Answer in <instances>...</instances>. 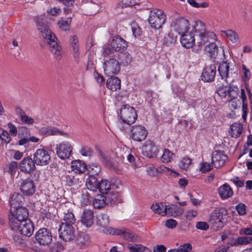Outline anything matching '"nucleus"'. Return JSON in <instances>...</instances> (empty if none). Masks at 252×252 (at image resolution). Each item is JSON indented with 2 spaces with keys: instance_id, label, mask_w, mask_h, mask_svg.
I'll use <instances>...</instances> for the list:
<instances>
[{
  "instance_id": "nucleus-1",
  "label": "nucleus",
  "mask_w": 252,
  "mask_h": 252,
  "mask_svg": "<svg viewBox=\"0 0 252 252\" xmlns=\"http://www.w3.org/2000/svg\"><path fill=\"white\" fill-rule=\"evenodd\" d=\"M36 23L37 29L46 40L49 50L55 58L60 60L62 58V48L58 39L47 26L38 21Z\"/></svg>"
},
{
  "instance_id": "nucleus-2",
  "label": "nucleus",
  "mask_w": 252,
  "mask_h": 252,
  "mask_svg": "<svg viewBox=\"0 0 252 252\" xmlns=\"http://www.w3.org/2000/svg\"><path fill=\"white\" fill-rule=\"evenodd\" d=\"M166 15L164 12L159 9H153L150 12L148 22L154 29H159L165 23Z\"/></svg>"
},
{
  "instance_id": "nucleus-3",
  "label": "nucleus",
  "mask_w": 252,
  "mask_h": 252,
  "mask_svg": "<svg viewBox=\"0 0 252 252\" xmlns=\"http://www.w3.org/2000/svg\"><path fill=\"white\" fill-rule=\"evenodd\" d=\"M227 211L224 208L215 210L211 214L209 222L214 228H221L227 220Z\"/></svg>"
},
{
  "instance_id": "nucleus-4",
  "label": "nucleus",
  "mask_w": 252,
  "mask_h": 252,
  "mask_svg": "<svg viewBox=\"0 0 252 252\" xmlns=\"http://www.w3.org/2000/svg\"><path fill=\"white\" fill-rule=\"evenodd\" d=\"M120 117L123 123L129 125L135 122L137 114L133 107L124 104L120 110Z\"/></svg>"
},
{
  "instance_id": "nucleus-5",
  "label": "nucleus",
  "mask_w": 252,
  "mask_h": 252,
  "mask_svg": "<svg viewBox=\"0 0 252 252\" xmlns=\"http://www.w3.org/2000/svg\"><path fill=\"white\" fill-rule=\"evenodd\" d=\"M103 67L104 73L107 76H112L118 74L121 69L119 63L113 58L104 59Z\"/></svg>"
},
{
  "instance_id": "nucleus-6",
  "label": "nucleus",
  "mask_w": 252,
  "mask_h": 252,
  "mask_svg": "<svg viewBox=\"0 0 252 252\" xmlns=\"http://www.w3.org/2000/svg\"><path fill=\"white\" fill-rule=\"evenodd\" d=\"M56 154L62 159L69 158L71 156L72 147L67 141H64L56 145Z\"/></svg>"
},
{
  "instance_id": "nucleus-7",
  "label": "nucleus",
  "mask_w": 252,
  "mask_h": 252,
  "mask_svg": "<svg viewBox=\"0 0 252 252\" xmlns=\"http://www.w3.org/2000/svg\"><path fill=\"white\" fill-rule=\"evenodd\" d=\"M171 26L175 31L180 34L188 32L190 29L189 21L184 18H180L173 20Z\"/></svg>"
},
{
  "instance_id": "nucleus-8",
  "label": "nucleus",
  "mask_w": 252,
  "mask_h": 252,
  "mask_svg": "<svg viewBox=\"0 0 252 252\" xmlns=\"http://www.w3.org/2000/svg\"><path fill=\"white\" fill-rule=\"evenodd\" d=\"M159 150L157 145L151 140H147L142 147V153L144 156L149 158H153L157 156Z\"/></svg>"
},
{
  "instance_id": "nucleus-9",
  "label": "nucleus",
  "mask_w": 252,
  "mask_h": 252,
  "mask_svg": "<svg viewBox=\"0 0 252 252\" xmlns=\"http://www.w3.org/2000/svg\"><path fill=\"white\" fill-rule=\"evenodd\" d=\"M148 131L145 127L140 125L132 126L130 130V137L135 141L141 142L147 136Z\"/></svg>"
},
{
  "instance_id": "nucleus-10",
  "label": "nucleus",
  "mask_w": 252,
  "mask_h": 252,
  "mask_svg": "<svg viewBox=\"0 0 252 252\" xmlns=\"http://www.w3.org/2000/svg\"><path fill=\"white\" fill-rule=\"evenodd\" d=\"M227 156L223 151L216 150L212 155L211 163L216 168L223 166L227 160Z\"/></svg>"
},
{
  "instance_id": "nucleus-11",
  "label": "nucleus",
  "mask_w": 252,
  "mask_h": 252,
  "mask_svg": "<svg viewBox=\"0 0 252 252\" xmlns=\"http://www.w3.org/2000/svg\"><path fill=\"white\" fill-rule=\"evenodd\" d=\"M50 160V156L47 151L44 149H38L34 154L33 160L35 164L39 165H47Z\"/></svg>"
},
{
  "instance_id": "nucleus-12",
  "label": "nucleus",
  "mask_w": 252,
  "mask_h": 252,
  "mask_svg": "<svg viewBox=\"0 0 252 252\" xmlns=\"http://www.w3.org/2000/svg\"><path fill=\"white\" fill-rule=\"evenodd\" d=\"M216 65L215 63L206 65L204 67L201 75L202 80L204 82H213L216 74Z\"/></svg>"
},
{
  "instance_id": "nucleus-13",
  "label": "nucleus",
  "mask_w": 252,
  "mask_h": 252,
  "mask_svg": "<svg viewBox=\"0 0 252 252\" xmlns=\"http://www.w3.org/2000/svg\"><path fill=\"white\" fill-rule=\"evenodd\" d=\"M110 44L111 47L116 52H122L127 47V42L119 35L114 37Z\"/></svg>"
},
{
  "instance_id": "nucleus-14",
  "label": "nucleus",
  "mask_w": 252,
  "mask_h": 252,
  "mask_svg": "<svg viewBox=\"0 0 252 252\" xmlns=\"http://www.w3.org/2000/svg\"><path fill=\"white\" fill-rule=\"evenodd\" d=\"M222 240L230 246H237L238 245H246L252 243V237H221Z\"/></svg>"
},
{
  "instance_id": "nucleus-15",
  "label": "nucleus",
  "mask_w": 252,
  "mask_h": 252,
  "mask_svg": "<svg viewBox=\"0 0 252 252\" xmlns=\"http://www.w3.org/2000/svg\"><path fill=\"white\" fill-rule=\"evenodd\" d=\"M180 41L183 46L187 48L192 47L195 44L194 35L192 31L181 34Z\"/></svg>"
},
{
  "instance_id": "nucleus-16",
  "label": "nucleus",
  "mask_w": 252,
  "mask_h": 252,
  "mask_svg": "<svg viewBox=\"0 0 252 252\" xmlns=\"http://www.w3.org/2000/svg\"><path fill=\"white\" fill-rule=\"evenodd\" d=\"M103 232L107 235H123L124 236H134L132 232L126 228L121 229L113 228L112 227H106L103 229Z\"/></svg>"
},
{
  "instance_id": "nucleus-17",
  "label": "nucleus",
  "mask_w": 252,
  "mask_h": 252,
  "mask_svg": "<svg viewBox=\"0 0 252 252\" xmlns=\"http://www.w3.org/2000/svg\"><path fill=\"white\" fill-rule=\"evenodd\" d=\"M94 212L92 210L85 209L81 216V222L87 227H90L94 223Z\"/></svg>"
},
{
  "instance_id": "nucleus-18",
  "label": "nucleus",
  "mask_w": 252,
  "mask_h": 252,
  "mask_svg": "<svg viewBox=\"0 0 252 252\" xmlns=\"http://www.w3.org/2000/svg\"><path fill=\"white\" fill-rule=\"evenodd\" d=\"M199 41L197 42L199 47H202L208 42L216 40V35L214 32H206L199 36Z\"/></svg>"
},
{
  "instance_id": "nucleus-19",
  "label": "nucleus",
  "mask_w": 252,
  "mask_h": 252,
  "mask_svg": "<svg viewBox=\"0 0 252 252\" xmlns=\"http://www.w3.org/2000/svg\"><path fill=\"white\" fill-rule=\"evenodd\" d=\"M165 215H168L173 217H177L182 215L184 209L174 204L165 205Z\"/></svg>"
},
{
  "instance_id": "nucleus-20",
  "label": "nucleus",
  "mask_w": 252,
  "mask_h": 252,
  "mask_svg": "<svg viewBox=\"0 0 252 252\" xmlns=\"http://www.w3.org/2000/svg\"><path fill=\"white\" fill-rule=\"evenodd\" d=\"M24 201V198L23 196L16 192L12 194L9 200L10 206L14 209L22 206V204Z\"/></svg>"
},
{
  "instance_id": "nucleus-21",
  "label": "nucleus",
  "mask_w": 252,
  "mask_h": 252,
  "mask_svg": "<svg viewBox=\"0 0 252 252\" xmlns=\"http://www.w3.org/2000/svg\"><path fill=\"white\" fill-rule=\"evenodd\" d=\"M61 181L65 186L69 187L77 185L80 183L79 179L74 175L67 173L62 175Z\"/></svg>"
},
{
  "instance_id": "nucleus-22",
  "label": "nucleus",
  "mask_w": 252,
  "mask_h": 252,
  "mask_svg": "<svg viewBox=\"0 0 252 252\" xmlns=\"http://www.w3.org/2000/svg\"><path fill=\"white\" fill-rule=\"evenodd\" d=\"M131 55L127 52H120L118 56L117 62L119 63L120 66H126L130 64L132 61Z\"/></svg>"
},
{
  "instance_id": "nucleus-23",
  "label": "nucleus",
  "mask_w": 252,
  "mask_h": 252,
  "mask_svg": "<svg viewBox=\"0 0 252 252\" xmlns=\"http://www.w3.org/2000/svg\"><path fill=\"white\" fill-rule=\"evenodd\" d=\"M70 49L73 53V56L78 59L80 56L79 44L77 37L76 35L71 36L69 38Z\"/></svg>"
},
{
  "instance_id": "nucleus-24",
  "label": "nucleus",
  "mask_w": 252,
  "mask_h": 252,
  "mask_svg": "<svg viewBox=\"0 0 252 252\" xmlns=\"http://www.w3.org/2000/svg\"><path fill=\"white\" fill-rule=\"evenodd\" d=\"M71 169L76 173L82 174L87 169L86 164L80 160H75L71 162Z\"/></svg>"
},
{
  "instance_id": "nucleus-25",
  "label": "nucleus",
  "mask_w": 252,
  "mask_h": 252,
  "mask_svg": "<svg viewBox=\"0 0 252 252\" xmlns=\"http://www.w3.org/2000/svg\"><path fill=\"white\" fill-rule=\"evenodd\" d=\"M106 87L112 91H116L121 88V80L117 77L111 76L107 80Z\"/></svg>"
},
{
  "instance_id": "nucleus-26",
  "label": "nucleus",
  "mask_w": 252,
  "mask_h": 252,
  "mask_svg": "<svg viewBox=\"0 0 252 252\" xmlns=\"http://www.w3.org/2000/svg\"><path fill=\"white\" fill-rule=\"evenodd\" d=\"M219 194L221 199H225L232 195L233 191L228 184H224L219 188Z\"/></svg>"
},
{
  "instance_id": "nucleus-27",
  "label": "nucleus",
  "mask_w": 252,
  "mask_h": 252,
  "mask_svg": "<svg viewBox=\"0 0 252 252\" xmlns=\"http://www.w3.org/2000/svg\"><path fill=\"white\" fill-rule=\"evenodd\" d=\"M59 236H71L74 235L72 225L64 224L62 222L59 229Z\"/></svg>"
},
{
  "instance_id": "nucleus-28",
  "label": "nucleus",
  "mask_w": 252,
  "mask_h": 252,
  "mask_svg": "<svg viewBox=\"0 0 252 252\" xmlns=\"http://www.w3.org/2000/svg\"><path fill=\"white\" fill-rule=\"evenodd\" d=\"M105 196L106 198V200L107 204L114 205L121 202V197L117 192L111 191L106 194Z\"/></svg>"
},
{
  "instance_id": "nucleus-29",
  "label": "nucleus",
  "mask_w": 252,
  "mask_h": 252,
  "mask_svg": "<svg viewBox=\"0 0 252 252\" xmlns=\"http://www.w3.org/2000/svg\"><path fill=\"white\" fill-rule=\"evenodd\" d=\"M219 74L222 79L227 82V79L229 77V65L226 62H223L220 63L218 67Z\"/></svg>"
},
{
  "instance_id": "nucleus-30",
  "label": "nucleus",
  "mask_w": 252,
  "mask_h": 252,
  "mask_svg": "<svg viewBox=\"0 0 252 252\" xmlns=\"http://www.w3.org/2000/svg\"><path fill=\"white\" fill-rule=\"evenodd\" d=\"M13 216L16 217L18 220L23 221L27 220L29 212L26 208L21 206L15 209Z\"/></svg>"
},
{
  "instance_id": "nucleus-31",
  "label": "nucleus",
  "mask_w": 252,
  "mask_h": 252,
  "mask_svg": "<svg viewBox=\"0 0 252 252\" xmlns=\"http://www.w3.org/2000/svg\"><path fill=\"white\" fill-rule=\"evenodd\" d=\"M21 226V229H20V234L25 236H31L32 221L30 219L22 221Z\"/></svg>"
},
{
  "instance_id": "nucleus-32",
  "label": "nucleus",
  "mask_w": 252,
  "mask_h": 252,
  "mask_svg": "<svg viewBox=\"0 0 252 252\" xmlns=\"http://www.w3.org/2000/svg\"><path fill=\"white\" fill-rule=\"evenodd\" d=\"M20 169L23 172L31 174L32 171V158L30 157L22 159L20 164Z\"/></svg>"
},
{
  "instance_id": "nucleus-33",
  "label": "nucleus",
  "mask_w": 252,
  "mask_h": 252,
  "mask_svg": "<svg viewBox=\"0 0 252 252\" xmlns=\"http://www.w3.org/2000/svg\"><path fill=\"white\" fill-rule=\"evenodd\" d=\"M106 198L105 195L102 194H97L96 195L93 201V205L95 209H100L107 204L106 202Z\"/></svg>"
},
{
  "instance_id": "nucleus-34",
  "label": "nucleus",
  "mask_w": 252,
  "mask_h": 252,
  "mask_svg": "<svg viewBox=\"0 0 252 252\" xmlns=\"http://www.w3.org/2000/svg\"><path fill=\"white\" fill-rule=\"evenodd\" d=\"M20 189L26 196L32 194V180L28 178L23 181L21 185Z\"/></svg>"
},
{
  "instance_id": "nucleus-35",
  "label": "nucleus",
  "mask_w": 252,
  "mask_h": 252,
  "mask_svg": "<svg viewBox=\"0 0 252 252\" xmlns=\"http://www.w3.org/2000/svg\"><path fill=\"white\" fill-rule=\"evenodd\" d=\"M98 184L97 179L93 176H89L86 181V186L88 189L94 191L98 188Z\"/></svg>"
},
{
  "instance_id": "nucleus-36",
  "label": "nucleus",
  "mask_w": 252,
  "mask_h": 252,
  "mask_svg": "<svg viewBox=\"0 0 252 252\" xmlns=\"http://www.w3.org/2000/svg\"><path fill=\"white\" fill-rule=\"evenodd\" d=\"M243 130L242 125L240 123H234L230 127L229 133L232 137L237 138L242 133Z\"/></svg>"
},
{
  "instance_id": "nucleus-37",
  "label": "nucleus",
  "mask_w": 252,
  "mask_h": 252,
  "mask_svg": "<svg viewBox=\"0 0 252 252\" xmlns=\"http://www.w3.org/2000/svg\"><path fill=\"white\" fill-rule=\"evenodd\" d=\"M205 51L209 53L211 58H216L218 53V47L214 41L211 42L205 46Z\"/></svg>"
},
{
  "instance_id": "nucleus-38",
  "label": "nucleus",
  "mask_w": 252,
  "mask_h": 252,
  "mask_svg": "<svg viewBox=\"0 0 252 252\" xmlns=\"http://www.w3.org/2000/svg\"><path fill=\"white\" fill-rule=\"evenodd\" d=\"M127 248L130 252H152L149 248L141 244H129Z\"/></svg>"
},
{
  "instance_id": "nucleus-39",
  "label": "nucleus",
  "mask_w": 252,
  "mask_h": 252,
  "mask_svg": "<svg viewBox=\"0 0 252 252\" xmlns=\"http://www.w3.org/2000/svg\"><path fill=\"white\" fill-rule=\"evenodd\" d=\"M196 33V36H199L201 35L202 34L205 33L206 29L205 25L201 21L196 22L194 26H192V30H191Z\"/></svg>"
},
{
  "instance_id": "nucleus-40",
  "label": "nucleus",
  "mask_w": 252,
  "mask_h": 252,
  "mask_svg": "<svg viewBox=\"0 0 252 252\" xmlns=\"http://www.w3.org/2000/svg\"><path fill=\"white\" fill-rule=\"evenodd\" d=\"M111 183L107 180H101L99 182L98 188L100 192L102 194H107L111 190Z\"/></svg>"
},
{
  "instance_id": "nucleus-41",
  "label": "nucleus",
  "mask_w": 252,
  "mask_h": 252,
  "mask_svg": "<svg viewBox=\"0 0 252 252\" xmlns=\"http://www.w3.org/2000/svg\"><path fill=\"white\" fill-rule=\"evenodd\" d=\"M192 160L189 157H185L182 158L179 162V166L181 169L184 170L189 169L191 166Z\"/></svg>"
},
{
  "instance_id": "nucleus-42",
  "label": "nucleus",
  "mask_w": 252,
  "mask_h": 252,
  "mask_svg": "<svg viewBox=\"0 0 252 252\" xmlns=\"http://www.w3.org/2000/svg\"><path fill=\"white\" fill-rule=\"evenodd\" d=\"M175 155L172 152L167 149H164L160 159L164 163H168L173 161Z\"/></svg>"
},
{
  "instance_id": "nucleus-43",
  "label": "nucleus",
  "mask_w": 252,
  "mask_h": 252,
  "mask_svg": "<svg viewBox=\"0 0 252 252\" xmlns=\"http://www.w3.org/2000/svg\"><path fill=\"white\" fill-rule=\"evenodd\" d=\"M151 209L155 213L159 214L162 216H165V205L162 202L152 204Z\"/></svg>"
},
{
  "instance_id": "nucleus-44",
  "label": "nucleus",
  "mask_w": 252,
  "mask_h": 252,
  "mask_svg": "<svg viewBox=\"0 0 252 252\" xmlns=\"http://www.w3.org/2000/svg\"><path fill=\"white\" fill-rule=\"evenodd\" d=\"M64 224L72 225L76 221V219L72 212L67 211L64 213L63 218Z\"/></svg>"
},
{
  "instance_id": "nucleus-45",
  "label": "nucleus",
  "mask_w": 252,
  "mask_h": 252,
  "mask_svg": "<svg viewBox=\"0 0 252 252\" xmlns=\"http://www.w3.org/2000/svg\"><path fill=\"white\" fill-rule=\"evenodd\" d=\"M92 197L89 192L85 189L82 191L80 203L82 206H86L91 204Z\"/></svg>"
},
{
  "instance_id": "nucleus-46",
  "label": "nucleus",
  "mask_w": 252,
  "mask_h": 252,
  "mask_svg": "<svg viewBox=\"0 0 252 252\" xmlns=\"http://www.w3.org/2000/svg\"><path fill=\"white\" fill-rule=\"evenodd\" d=\"M21 223L22 221L18 220L17 218L14 216L9 218V225L12 230L19 231L20 232V229L22 227Z\"/></svg>"
},
{
  "instance_id": "nucleus-47",
  "label": "nucleus",
  "mask_w": 252,
  "mask_h": 252,
  "mask_svg": "<svg viewBox=\"0 0 252 252\" xmlns=\"http://www.w3.org/2000/svg\"><path fill=\"white\" fill-rule=\"evenodd\" d=\"M72 18L67 17L65 19H61L58 22L59 27L64 31H68L70 29V26Z\"/></svg>"
},
{
  "instance_id": "nucleus-48",
  "label": "nucleus",
  "mask_w": 252,
  "mask_h": 252,
  "mask_svg": "<svg viewBox=\"0 0 252 252\" xmlns=\"http://www.w3.org/2000/svg\"><path fill=\"white\" fill-rule=\"evenodd\" d=\"M176 41V36H174L173 33H169L166 34L163 38V44L170 46L174 45Z\"/></svg>"
},
{
  "instance_id": "nucleus-49",
  "label": "nucleus",
  "mask_w": 252,
  "mask_h": 252,
  "mask_svg": "<svg viewBox=\"0 0 252 252\" xmlns=\"http://www.w3.org/2000/svg\"><path fill=\"white\" fill-rule=\"evenodd\" d=\"M97 223L100 226L105 227L109 223V219L106 214H101L97 217Z\"/></svg>"
},
{
  "instance_id": "nucleus-50",
  "label": "nucleus",
  "mask_w": 252,
  "mask_h": 252,
  "mask_svg": "<svg viewBox=\"0 0 252 252\" xmlns=\"http://www.w3.org/2000/svg\"><path fill=\"white\" fill-rule=\"evenodd\" d=\"M115 50L110 45H104L103 47V56L106 59L111 58L114 56Z\"/></svg>"
},
{
  "instance_id": "nucleus-51",
  "label": "nucleus",
  "mask_w": 252,
  "mask_h": 252,
  "mask_svg": "<svg viewBox=\"0 0 252 252\" xmlns=\"http://www.w3.org/2000/svg\"><path fill=\"white\" fill-rule=\"evenodd\" d=\"M233 43H236L239 40V36L236 32L234 31L229 30L222 32Z\"/></svg>"
},
{
  "instance_id": "nucleus-52",
  "label": "nucleus",
  "mask_w": 252,
  "mask_h": 252,
  "mask_svg": "<svg viewBox=\"0 0 252 252\" xmlns=\"http://www.w3.org/2000/svg\"><path fill=\"white\" fill-rule=\"evenodd\" d=\"M16 112L17 113L20 115L21 119L23 122L27 124H32V118L27 116L22 109L20 108H17Z\"/></svg>"
},
{
  "instance_id": "nucleus-53",
  "label": "nucleus",
  "mask_w": 252,
  "mask_h": 252,
  "mask_svg": "<svg viewBox=\"0 0 252 252\" xmlns=\"http://www.w3.org/2000/svg\"><path fill=\"white\" fill-rule=\"evenodd\" d=\"M88 171L90 174L89 176H93L94 177H95V175H98L100 172V167L97 164H93L91 165H89Z\"/></svg>"
},
{
  "instance_id": "nucleus-54",
  "label": "nucleus",
  "mask_w": 252,
  "mask_h": 252,
  "mask_svg": "<svg viewBox=\"0 0 252 252\" xmlns=\"http://www.w3.org/2000/svg\"><path fill=\"white\" fill-rule=\"evenodd\" d=\"M63 135L66 136L67 134L57 127H49L48 136Z\"/></svg>"
},
{
  "instance_id": "nucleus-55",
  "label": "nucleus",
  "mask_w": 252,
  "mask_h": 252,
  "mask_svg": "<svg viewBox=\"0 0 252 252\" xmlns=\"http://www.w3.org/2000/svg\"><path fill=\"white\" fill-rule=\"evenodd\" d=\"M0 139L6 143H9L10 141V137L8 132L2 128L0 129Z\"/></svg>"
},
{
  "instance_id": "nucleus-56",
  "label": "nucleus",
  "mask_w": 252,
  "mask_h": 252,
  "mask_svg": "<svg viewBox=\"0 0 252 252\" xmlns=\"http://www.w3.org/2000/svg\"><path fill=\"white\" fill-rule=\"evenodd\" d=\"M80 153L83 156L91 157L93 154V151L90 147L85 146L81 148Z\"/></svg>"
},
{
  "instance_id": "nucleus-57",
  "label": "nucleus",
  "mask_w": 252,
  "mask_h": 252,
  "mask_svg": "<svg viewBox=\"0 0 252 252\" xmlns=\"http://www.w3.org/2000/svg\"><path fill=\"white\" fill-rule=\"evenodd\" d=\"M239 93V89L238 87H230L229 89H228L227 94L230 98L234 99L236 98Z\"/></svg>"
},
{
  "instance_id": "nucleus-58",
  "label": "nucleus",
  "mask_w": 252,
  "mask_h": 252,
  "mask_svg": "<svg viewBox=\"0 0 252 252\" xmlns=\"http://www.w3.org/2000/svg\"><path fill=\"white\" fill-rule=\"evenodd\" d=\"M188 2L192 7H195V8H199V7H207L208 6V4L206 2H203L201 3H197L195 1V0H187Z\"/></svg>"
},
{
  "instance_id": "nucleus-59",
  "label": "nucleus",
  "mask_w": 252,
  "mask_h": 252,
  "mask_svg": "<svg viewBox=\"0 0 252 252\" xmlns=\"http://www.w3.org/2000/svg\"><path fill=\"white\" fill-rule=\"evenodd\" d=\"M35 236H52V235L48 229L42 228L36 232Z\"/></svg>"
},
{
  "instance_id": "nucleus-60",
  "label": "nucleus",
  "mask_w": 252,
  "mask_h": 252,
  "mask_svg": "<svg viewBox=\"0 0 252 252\" xmlns=\"http://www.w3.org/2000/svg\"><path fill=\"white\" fill-rule=\"evenodd\" d=\"M37 242L40 245H48L52 241V237H35Z\"/></svg>"
},
{
  "instance_id": "nucleus-61",
  "label": "nucleus",
  "mask_w": 252,
  "mask_h": 252,
  "mask_svg": "<svg viewBox=\"0 0 252 252\" xmlns=\"http://www.w3.org/2000/svg\"><path fill=\"white\" fill-rule=\"evenodd\" d=\"M18 163L16 161H13L11 162L9 165V172L12 175H14L16 170H17Z\"/></svg>"
},
{
  "instance_id": "nucleus-62",
  "label": "nucleus",
  "mask_w": 252,
  "mask_h": 252,
  "mask_svg": "<svg viewBox=\"0 0 252 252\" xmlns=\"http://www.w3.org/2000/svg\"><path fill=\"white\" fill-rule=\"evenodd\" d=\"M236 210L240 215H244L246 213V207L244 204L239 203L236 206Z\"/></svg>"
},
{
  "instance_id": "nucleus-63",
  "label": "nucleus",
  "mask_w": 252,
  "mask_h": 252,
  "mask_svg": "<svg viewBox=\"0 0 252 252\" xmlns=\"http://www.w3.org/2000/svg\"><path fill=\"white\" fill-rule=\"evenodd\" d=\"M191 250V246L189 243H186L178 248L180 252H189Z\"/></svg>"
},
{
  "instance_id": "nucleus-64",
  "label": "nucleus",
  "mask_w": 252,
  "mask_h": 252,
  "mask_svg": "<svg viewBox=\"0 0 252 252\" xmlns=\"http://www.w3.org/2000/svg\"><path fill=\"white\" fill-rule=\"evenodd\" d=\"M166 248L163 245H156L153 246V252H166Z\"/></svg>"
}]
</instances>
